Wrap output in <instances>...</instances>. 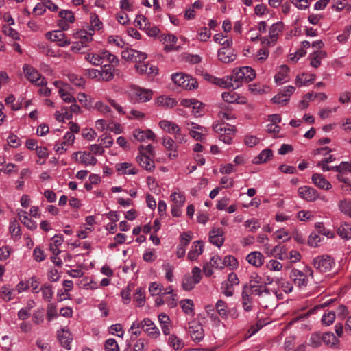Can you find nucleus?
<instances>
[{
  "label": "nucleus",
  "mask_w": 351,
  "mask_h": 351,
  "mask_svg": "<svg viewBox=\"0 0 351 351\" xmlns=\"http://www.w3.org/2000/svg\"><path fill=\"white\" fill-rule=\"evenodd\" d=\"M149 291L152 295H158L162 292V286L156 282H152L149 287Z\"/></svg>",
  "instance_id": "e2e57ef3"
},
{
  "label": "nucleus",
  "mask_w": 351,
  "mask_h": 351,
  "mask_svg": "<svg viewBox=\"0 0 351 351\" xmlns=\"http://www.w3.org/2000/svg\"><path fill=\"white\" fill-rule=\"evenodd\" d=\"M255 287L256 288H252V287H250L252 293L254 295L261 296L263 293H265L267 295L270 294V291L268 288H267L266 285L265 286H256Z\"/></svg>",
  "instance_id": "a18cd8bd"
},
{
  "label": "nucleus",
  "mask_w": 351,
  "mask_h": 351,
  "mask_svg": "<svg viewBox=\"0 0 351 351\" xmlns=\"http://www.w3.org/2000/svg\"><path fill=\"white\" fill-rule=\"evenodd\" d=\"M322 341L319 333L314 332L311 335L308 345L313 348H317L321 346Z\"/></svg>",
  "instance_id": "c03bdc74"
},
{
  "label": "nucleus",
  "mask_w": 351,
  "mask_h": 351,
  "mask_svg": "<svg viewBox=\"0 0 351 351\" xmlns=\"http://www.w3.org/2000/svg\"><path fill=\"white\" fill-rule=\"evenodd\" d=\"M170 197L173 202V206L182 207L185 202V197L180 193L173 192Z\"/></svg>",
  "instance_id": "58836bf2"
},
{
  "label": "nucleus",
  "mask_w": 351,
  "mask_h": 351,
  "mask_svg": "<svg viewBox=\"0 0 351 351\" xmlns=\"http://www.w3.org/2000/svg\"><path fill=\"white\" fill-rule=\"evenodd\" d=\"M47 39L56 42L60 47H66L70 44L69 40L66 36L65 34L61 30H56L52 32H47L46 34Z\"/></svg>",
  "instance_id": "39448f33"
},
{
  "label": "nucleus",
  "mask_w": 351,
  "mask_h": 351,
  "mask_svg": "<svg viewBox=\"0 0 351 351\" xmlns=\"http://www.w3.org/2000/svg\"><path fill=\"white\" fill-rule=\"evenodd\" d=\"M134 136L138 141H143L145 139L153 140L155 137V134L150 130L145 131L136 130L134 133Z\"/></svg>",
  "instance_id": "bb28decb"
},
{
  "label": "nucleus",
  "mask_w": 351,
  "mask_h": 351,
  "mask_svg": "<svg viewBox=\"0 0 351 351\" xmlns=\"http://www.w3.org/2000/svg\"><path fill=\"white\" fill-rule=\"evenodd\" d=\"M213 130L219 134V138L226 144H230L235 134V127L225 123H215Z\"/></svg>",
  "instance_id": "f257e3e1"
},
{
  "label": "nucleus",
  "mask_w": 351,
  "mask_h": 351,
  "mask_svg": "<svg viewBox=\"0 0 351 351\" xmlns=\"http://www.w3.org/2000/svg\"><path fill=\"white\" fill-rule=\"evenodd\" d=\"M90 25L92 27L90 30L94 31L95 29H100L102 27V23L99 19V17L95 14L90 15Z\"/></svg>",
  "instance_id": "09e8293b"
},
{
  "label": "nucleus",
  "mask_w": 351,
  "mask_h": 351,
  "mask_svg": "<svg viewBox=\"0 0 351 351\" xmlns=\"http://www.w3.org/2000/svg\"><path fill=\"white\" fill-rule=\"evenodd\" d=\"M1 297L4 300L10 301L13 298L12 290L8 286H3L1 289Z\"/></svg>",
  "instance_id": "13d9d810"
},
{
  "label": "nucleus",
  "mask_w": 351,
  "mask_h": 351,
  "mask_svg": "<svg viewBox=\"0 0 351 351\" xmlns=\"http://www.w3.org/2000/svg\"><path fill=\"white\" fill-rule=\"evenodd\" d=\"M290 277L294 284L300 288L306 287L308 285V280L306 274L298 269H293Z\"/></svg>",
  "instance_id": "6e6552de"
},
{
  "label": "nucleus",
  "mask_w": 351,
  "mask_h": 351,
  "mask_svg": "<svg viewBox=\"0 0 351 351\" xmlns=\"http://www.w3.org/2000/svg\"><path fill=\"white\" fill-rule=\"evenodd\" d=\"M159 125L161 128L170 134H176L180 131V127L175 123L169 121H160Z\"/></svg>",
  "instance_id": "b1692460"
},
{
  "label": "nucleus",
  "mask_w": 351,
  "mask_h": 351,
  "mask_svg": "<svg viewBox=\"0 0 351 351\" xmlns=\"http://www.w3.org/2000/svg\"><path fill=\"white\" fill-rule=\"evenodd\" d=\"M288 249L285 245H277L270 252L267 251L269 256H274L280 260H285L288 258L287 254Z\"/></svg>",
  "instance_id": "f8f14e48"
},
{
  "label": "nucleus",
  "mask_w": 351,
  "mask_h": 351,
  "mask_svg": "<svg viewBox=\"0 0 351 351\" xmlns=\"http://www.w3.org/2000/svg\"><path fill=\"white\" fill-rule=\"evenodd\" d=\"M136 160L138 164L147 171H152L154 170V162L149 156L144 154L142 150L140 151V154L136 157Z\"/></svg>",
  "instance_id": "9b49d317"
},
{
  "label": "nucleus",
  "mask_w": 351,
  "mask_h": 351,
  "mask_svg": "<svg viewBox=\"0 0 351 351\" xmlns=\"http://www.w3.org/2000/svg\"><path fill=\"white\" fill-rule=\"evenodd\" d=\"M143 322L144 326L143 331L147 332L149 337L156 338L160 332L154 322L149 319H144Z\"/></svg>",
  "instance_id": "6ab92c4d"
},
{
  "label": "nucleus",
  "mask_w": 351,
  "mask_h": 351,
  "mask_svg": "<svg viewBox=\"0 0 351 351\" xmlns=\"http://www.w3.org/2000/svg\"><path fill=\"white\" fill-rule=\"evenodd\" d=\"M252 293L248 285H244L242 291V301L252 300Z\"/></svg>",
  "instance_id": "680f3d73"
},
{
  "label": "nucleus",
  "mask_w": 351,
  "mask_h": 351,
  "mask_svg": "<svg viewBox=\"0 0 351 351\" xmlns=\"http://www.w3.org/2000/svg\"><path fill=\"white\" fill-rule=\"evenodd\" d=\"M86 61L95 66L102 65L103 61H100L97 53H88L85 56Z\"/></svg>",
  "instance_id": "864d4df0"
},
{
  "label": "nucleus",
  "mask_w": 351,
  "mask_h": 351,
  "mask_svg": "<svg viewBox=\"0 0 351 351\" xmlns=\"http://www.w3.org/2000/svg\"><path fill=\"white\" fill-rule=\"evenodd\" d=\"M59 93L61 98L67 103L75 102L76 99L74 97L71 95L67 92H65L63 89L60 88L59 90Z\"/></svg>",
  "instance_id": "774afa93"
},
{
  "label": "nucleus",
  "mask_w": 351,
  "mask_h": 351,
  "mask_svg": "<svg viewBox=\"0 0 351 351\" xmlns=\"http://www.w3.org/2000/svg\"><path fill=\"white\" fill-rule=\"evenodd\" d=\"M101 66V80L106 82L112 80L114 77V71H113V65L104 64V66Z\"/></svg>",
  "instance_id": "aec40b11"
},
{
  "label": "nucleus",
  "mask_w": 351,
  "mask_h": 351,
  "mask_svg": "<svg viewBox=\"0 0 351 351\" xmlns=\"http://www.w3.org/2000/svg\"><path fill=\"white\" fill-rule=\"evenodd\" d=\"M203 252V242L202 241H196L193 243L191 250L188 253V258L194 261Z\"/></svg>",
  "instance_id": "4468645a"
},
{
  "label": "nucleus",
  "mask_w": 351,
  "mask_h": 351,
  "mask_svg": "<svg viewBox=\"0 0 351 351\" xmlns=\"http://www.w3.org/2000/svg\"><path fill=\"white\" fill-rule=\"evenodd\" d=\"M207 76H208V77L206 79L216 85H218L221 87H224V88H231L230 87V85H231L230 81L232 80L228 79V76H226L223 78H218V77H213V76H211L209 75H208Z\"/></svg>",
  "instance_id": "a878e982"
},
{
  "label": "nucleus",
  "mask_w": 351,
  "mask_h": 351,
  "mask_svg": "<svg viewBox=\"0 0 351 351\" xmlns=\"http://www.w3.org/2000/svg\"><path fill=\"white\" fill-rule=\"evenodd\" d=\"M132 166L130 163L123 162L117 164L116 167L117 170L122 174H136L138 171Z\"/></svg>",
  "instance_id": "393cba45"
},
{
  "label": "nucleus",
  "mask_w": 351,
  "mask_h": 351,
  "mask_svg": "<svg viewBox=\"0 0 351 351\" xmlns=\"http://www.w3.org/2000/svg\"><path fill=\"white\" fill-rule=\"evenodd\" d=\"M222 266L230 267L231 269H234L238 266L237 260L231 255H228L224 257L222 261Z\"/></svg>",
  "instance_id": "79ce46f5"
},
{
  "label": "nucleus",
  "mask_w": 351,
  "mask_h": 351,
  "mask_svg": "<svg viewBox=\"0 0 351 351\" xmlns=\"http://www.w3.org/2000/svg\"><path fill=\"white\" fill-rule=\"evenodd\" d=\"M313 265L320 272H328L332 269L335 262L330 256L322 255L313 259Z\"/></svg>",
  "instance_id": "7ed1b4c3"
},
{
  "label": "nucleus",
  "mask_w": 351,
  "mask_h": 351,
  "mask_svg": "<svg viewBox=\"0 0 351 351\" xmlns=\"http://www.w3.org/2000/svg\"><path fill=\"white\" fill-rule=\"evenodd\" d=\"M180 306L183 311L186 313L187 315H194V311H193V302L190 299H186L180 301Z\"/></svg>",
  "instance_id": "4c0bfd02"
},
{
  "label": "nucleus",
  "mask_w": 351,
  "mask_h": 351,
  "mask_svg": "<svg viewBox=\"0 0 351 351\" xmlns=\"http://www.w3.org/2000/svg\"><path fill=\"white\" fill-rule=\"evenodd\" d=\"M162 145L165 148L169 150L177 149V145L175 141L170 137L163 138Z\"/></svg>",
  "instance_id": "338daca9"
},
{
  "label": "nucleus",
  "mask_w": 351,
  "mask_h": 351,
  "mask_svg": "<svg viewBox=\"0 0 351 351\" xmlns=\"http://www.w3.org/2000/svg\"><path fill=\"white\" fill-rule=\"evenodd\" d=\"M188 330L191 337L195 341L199 342L204 336L202 326L195 321L189 323Z\"/></svg>",
  "instance_id": "0eeeda50"
},
{
  "label": "nucleus",
  "mask_w": 351,
  "mask_h": 351,
  "mask_svg": "<svg viewBox=\"0 0 351 351\" xmlns=\"http://www.w3.org/2000/svg\"><path fill=\"white\" fill-rule=\"evenodd\" d=\"M218 57L222 62L230 63L235 60L237 55L232 49L221 47L218 51Z\"/></svg>",
  "instance_id": "9d476101"
},
{
  "label": "nucleus",
  "mask_w": 351,
  "mask_h": 351,
  "mask_svg": "<svg viewBox=\"0 0 351 351\" xmlns=\"http://www.w3.org/2000/svg\"><path fill=\"white\" fill-rule=\"evenodd\" d=\"M21 222L29 230H35L37 227V224L36 221L29 219L27 216H24L23 219H21Z\"/></svg>",
  "instance_id": "0e129e2a"
},
{
  "label": "nucleus",
  "mask_w": 351,
  "mask_h": 351,
  "mask_svg": "<svg viewBox=\"0 0 351 351\" xmlns=\"http://www.w3.org/2000/svg\"><path fill=\"white\" fill-rule=\"evenodd\" d=\"M335 317L336 313L334 311L325 313L322 317V324L325 326H330L334 322Z\"/></svg>",
  "instance_id": "ea45409f"
},
{
  "label": "nucleus",
  "mask_w": 351,
  "mask_h": 351,
  "mask_svg": "<svg viewBox=\"0 0 351 351\" xmlns=\"http://www.w3.org/2000/svg\"><path fill=\"white\" fill-rule=\"evenodd\" d=\"M266 266L271 271H280L282 268V264L276 260H270Z\"/></svg>",
  "instance_id": "bf43d9fd"
},
{
  "label": "nucleus",
  "mask_w": 351,
  "mask_h": 351,
  "mask_svg": "<svg viewBox=\"0 0 351 351\" xmlns=\"http://www.w3.org/2000/svg\"><path fill=\"white\" fill-rule=\"evenodd\" d=\"M23 71L28 80L37 86H45L47 84L46 80L43 77L37 70L27 64L23 66Z\"/></svg>",
  "instance_id": "20e7f679"
},
{
  "label": "nucleus",
  "mask_w": 351,
  "mask_h": 351,
  "mask_svg": "<svg viewBox=\"0 0 351 351\" xmlns=\"http://www.w3.org/2000/svg\"><path fill=\"white\" fill-rule=\"evenodd\" d=\"M228 77L232 80L230 87L233 89L239 88L243 82H245V73L242 71V68H235Z\"/></svg>",
  "instance_id": "423d86ee"
},
{
  "label": "nucleus",
  "mask_w": 351,
  "mask_h": 351,
  "mask_svg": "<svg viewBox=\"0 0 351 351\" xmlns=\"http://www.w3.org/2000/svg\"><path fill=\"white\" fill-rule=\"evenodd\" d=\"M312 181L316 186L322 189L329 190L332 187V184L322 174H313Z\"/></svg>",
  "instance_id": "f3484780"
},
{
  "label": "nucleus",
  "mask_w": 351,
  "mask_h": 351,
  "mask_svg": "<svg viewBox=\"0 0 351 351\" xmlns=\"http://www.w3.org/2000/svg\"><path fill=\"white\" fill-rule=\"evenodd\" d=\"M105 349L106 351H119L118 343L114 339H108L106 341Z\"/></svg>",
  "instance_id": "3c124183"
},
{
  "label": "nucleus",
  "mask_w": 351,
  "mask_h": 351,
  "mask_svg": "<svg viewBox=\"0 0 351 351\" xmlns=\"http://www.w3.org/2000/svg\"><path fill=\"white\" fill-rule=\"evenodd\" d=\"M241 68H242V71L245 73V82H250L255 78L256 73L254 69H252V68H250L249 66H243Z\"/></svg>",
  "instance_id": "de8ad7c7"
},
{
  "label": "nucleus",
  "mask_w": 351,
  "mask_h": 351,
  "mask_svg": "<svg viewBox=\"0 0 351 351\" xmlns=\"http://www.w3.org/2000/svg\"><path fill=\"white\" fill-rule=\"evenodd\" d=\"M222 99L224 101L228 103H239V101L240 99V97L238 94H237L233 90H231L230 92H225L221 95Z\"/></svg>",
  "instance_id": "e433bc0d"
},
{
  "label": "nucleus",
  "mask_w": 351,
  "mask_h": 351,
  "mask_svg": "<svg viewBox=\"0 0 351 351\" xmlns=\"http://www.w3.org/2000/svg\"><path fill=\"white\" fill-rule=\"evenodd\" d=\"M245 285L252 287V288H256V286H265L267 284L257 274H252L249 282Z\"/></svg>",
  "instance_id": "f704fd0d"
},
{
  "label": "nucleus",
  "mask_w": 351,
  "mask_h": 351,
  "mask_svg": "<svg viewBox=\"0 0 351 351\" xmlns=\"http://www.w3.org/2000/svg\"><path fill=\"white\" fill-rule=\"evenodd\" d=\"M32 319L34 324H40L44 321V310L38 309L33 314Z\"/></svg>",
  "instance_id": "6e6d98bb"
},
{
  "label": "nucleus",
  "mask_w": 351,
  "mask_h": 351,
  "mask_svg": "<svg viewBox=\"0 0 351 351\" xmlns=\"http://www.w3.org/2000/svg\"><path fill=\"white\" fill-rule=\"evenodd\" d=\"M283 26L284 25L282 22H277L270 27L269 30V37L271 39V42H276L278 33L282 30Z\"/></svg>",
  "instance_id": "5701e85b"
},
{
  "label": "nucleus",
  "mask_w": 351,
  "mask_h": 351,
  "mask_svg": "<svg viewBox=\"0 0 351 351\" xmlns=\"http://www.w3.org/2000/svg\"><path fill=\"white\" fill-rule=\"evenodd\" d=\"M288 72L289 68L287 66H281L278 73L275 75V81L279 84H281L283 81H287Z\"/></svg>",
  "instance_id": "c9c22d12"
},
{
  "label": "nucleus",
  "mask_w": 351,
  "mask_h": 351,
  "mask_svg": "<svg viewBox=\"0 0 351 351\" xmlns=\"http://www.w3.org/2000/svg\"><path fill=\"white\" fill-rule=\"evenodd\" d=\"M98 141H100L101 145H103L105 147H110L113 144L112 138L106 134L101 135Z\"/></svg>",
  "instance_id": "69168bd1"
},
{
  "label": "nucleus",
  "mask_w": 351,
  "mask_h": 351,
  "mask_svg": "<svg viewBox=\"0 0 351 351\" xmlns=\"http://www.w3.org/2000/svg\"><path fill=\"white\" fill-rule=\"evenodd\" d=\"M171 79L176 84L185 88L187 80H189V75L182 73H175L172 75Z\"/></svg>",
  "instance_id": "7c9ffc66"
},
{
  "label": "nucleus",
  "mask_w": 351,
  "mask_h": 351,
  "mask_svg": "<svg viewBox=\"0 0 351 351\" xmlns=\"http://www.w3.org/2000/svg\"><path fill=\"white\" fill-rule=\"evenodd\" d=\"M215 308L222 319H226L228 318V309L225 301L222 300H218L215 304Z\"/></svg>",
  "instance_id": "c85d7f7f"
},
{
  "label": "nucleus",
  "mask_w": 351,
  "mask_h": 351,
  "mask_svg": "<svg viewBox=\"0 0 351 351\" xmlns=\"http://www.w3.org/2000/svg\"><path fill=\"white\" fill-rule=\"evenodd\" d=\"M168 344L174 350H179L184 347V342L175 335H171L168 339Z\"/></svg>",
  "instance_id": "72a5a7b5"
},
{
  "label": "nucleus",
  "mask_w": 351,
  "mask_h": 351,
  "mask_svg": "<svg viewBox=\"0 0 351 351\" xmlns=\"http://www.w3.org/2000/svg\"><path fill=\"white\" fill-rule=\"evenodd\" d=\"M246 260L250 264L258 267L263 264L264 256L261 252L256 251L250 253L246 256Z\"/></svg>",
  "instance_id": "a211bd4d"
},
{
  "label": "nucleus",
  "mask_w": 351,
  "mask_h": 351,
  "mask_svg": "<svg viewBox=\"0 0 351 351\" xmlns=\"http://www.w3.org/2000/svg\"><path fill=\"white\" fill-rule=\"evenodd\" d=\"M299 196L306 201L312 202L317 199V191L310 186H304L298 189Z\"/></svg>",
  "instance_id": "1a4fd4ad"
},
{
  "label": "nucleus",
  "mask_w": 351,
  "mask_h": 351,
  "mask_svg": "<svg viewBox=\"0 0 351 351\" xmlns=\"http://www.w3.org/2000/svg\"><path fill=\"white\" fill-rule=\"evenodd\" d=\"M134 300L138 302L139 306H143L145 302V294L144 289L142 288H138L134 294Z\"/></svg>",
  "instance_id": "37998d69"
},
{
  "label": "nucleus",
  "mask_w": 351,
  "mask_h": 351,
  "mask_svg": "<svg viewBox=\"0 0 351 351\" xmlns=\"http://www.w3.org/2000/svg\"><path fill=\"white\" fill-rule=\"evenodd\" d=\"M322 239H324V236L311 233L308 237V243L312 247H316Z\"/></svg>",
  "instance_id": "603ef678"
},
{
  "label": "nucleus",
  "mask_w": 351,
  "mask_h": 351,
  "mask_svg": "<svg viewBox=\"0 0 351 351\" xmlns=\"http://www.w3.org/2000/svg\"><path fill=\"white\" fill-rule=\"evenodd\" d=\"M58 338L62 346L64 347L67 350H70L71 348V343L73 338L71 337V333L68 330L62 329L61 331H58Z\"/></svg>",
  "instance_id": "ddd939ff"
},
{
  "label": "nucleus",
  "mask_w": 351,
  "mask_h": 351,
  "mask_svg": "<svg viewBox=\"0 0 351 351\" xmlns=\"http://www.w3.org/2000/svg\"><path fill=\"white\" fill-rule=\"evenodd\" d=\"M181 104L184 107H191L193 109V114L195 116H199V110L202 109L204 105L203 103L198 100L193 99H184L181 101Z\"/></svg>",
  "instance_id": "2eb2a0df"
},
{
  "label": "nucleus",
  "mask_w": 351,
  "mask_h": 351,
  "mask_svg": "<svg viewBox=\"0 0 351 351\" xmlns=\"http://www.w3.org/2000/svg\"><path fill=\"white\" fill-rule=\"evenodd\" d=\"M143 29H145L146 34L149 36H156L158 34L160 30L156 26H151L147 23L144 24Z\"/></svg>",
  "instance_id": "4d7b16f0"
},
{
  "label": "nucleus",
  "mask_w": 351,
  "mask_h": 351,
  "mask_svg": "<svg viewBox=\"0 0 351 351\" xmlns=\"http://www.w3.org/2000/svg\"><path fill=\"white\" fill-rule=\"evenodd\" d=\"M134 94L138 101L146 102L152 99L153 92L149 89L137 88L134 90Z\"/></svg>",
  "instance_id": "412c9836"
},
{
  "label": "nucleus",
  "mask_w": 351,
  "mask_h": 351,
  "mask_svg": "<svg viewBox=\"0 0 351 351\" xmlns=\"http://www.w3.org/2000/svg\"><path fill=\"white\" fill-rule=\"evenodd\" d=\"M273 156V152L269 149L263 150L254 159V162L255 164H260L262 162H266Z\"/></svg>",
  "instance_id": "c756f323"
},
{
  "label": "nucleus",
  "mask_w": 351,
  "mask_h": 351,
  "mask_svg": "<svg viewBox=\"0 0 351 351\" xmlns=\"http://www.w3.org/2000/svg\"><path fill=\"white\" fill-rule=\"evenodd\" d=\"M70 81L75 86L79 87H83L85 85V80L74 74L69 75Z\"/></svg>",
  "instance_id": "052dcab7"
},
{
  "label": "nucleus",
  "mask_w": 351,
  "mask_h": 351,
  "mask_svg": "<svg viewBox=\"0 0 351 351\" xmlns=\"http://www.w3.org/2000/svg\"><path fill=\"white\" fill-rule=\"evenodd\" d=\"M209 240L213 245L217 247L221 246L224 241L222 230L220 228L213 229L210 232Z\"/></svg>",
  "instance_id": "dca6fc26"
},
{
  "label": "nucleus",
  "mask_w": 351,
  "mask_h": 351,
  "mask_svg": "<svg viewBox=\"0 0 351 351\" xmlns=\"http://www.w3.org/2000/svg\"><path fill=\"white\" fill-rule=\"evenodd\" d=\"M325 56V53L322 51H317L311 53L309 56L310 64L314 68H317L320 65V60Z\"/></svg>",
  "instance_id": "2f4dec72"
},
{
  "label": "nucleus",
  "mask_w": 351,
  "mask_h": 351,
  "mask_svg": "<svg viewBox=\"0 0 351 351\" xmlns=\"http://www.w3.org/2000/svg\"><path fill=\"white\" fill-rule=\"evenodd\" d=\"M339 208L342 213L351 217V205L349 202L346 200L340 201Z\"/></svg>",
  "instance_id": "8fccbe9b"
},
{
  "label": "nucleus",
  "mask_w": 351,
  "mask_h": 351,
  "mask_svg": "<svg viewBox=\"0 0 351 351\" xmlns=\"http://www.w3.org/2000/svg\"><path fill=\"white\" fill-rule=\"evenodd\" d=\"M192 239V233L191 232H185L180 235V246L186 247Z\"/></svg>",
  "instance_id": "5fc2aeb1"
},
{
  "label": "nucleus",
  "mask_w": 351,
  "mask_h": 351,
  "mask_svg": "<svg viewBox=\"0 0 351 351\" xmlns=\"http://www.w3.org/2000/svg\"><path fill=\"white\" fill-rule=\"evenodd\" d=\"M144 329L143 322L142 321L134 322L129 329L131 332L130 339L134 340L138 336L141 335L142 330Z\"/></svg>",
  "instance_id": "4be33fe9"
},
{
  "label": "nucleus",
  "mask_w": 351,
  "mask_h": 351,
  "mask_svg": "<svg viewBox=\"0 0 351 351\" xmlns=\"http://www.w3.org/2000/svg\"><path fill=\"white\" fill-rule=\"evenodd\" d=\"M59 16L62 20L71 23H73L75 21V16L73 12L70 10H61L59 12Z\"/></svg>",
  "instance_id": "49530a36"
},
{
  "label": "nucleus",
  "mask_w": 351,
  "mask_h": 351,
  "mask_svg": "<svg viewBox=\"0 0 351 351\" xmlns=\"http://www.w3.org/2000/svg\"><path fill=\"white\" fill-rule=\"evenodd\" d=\"M97 158L91 156L90 153L82 152L79 158V162L85 165H95L97 163Z\"/></svg>",
  "instance_id": "473e14b6"
},
{
  "label": "nucleus",
  "mask_w": 351,
  "mask_h": 351,
  "mask_svg": "<svg viewBox=\"0 0 351 351\" xmlns=\"http://www.w3.org/2000/svg\"><path fill=\"white\" fill-rule=\"evenodd\" d=\"M40 290L42 291L43 297L45 300L49 301L53 298V291L51 285L45 284Z\"/></svg>",
  "instance_id": "a19ab883"
},
{
  "label": "nucleus",
  "mask_w": 351,
  "mask_h": 351,
  "mask_svg": "<svg viewBox=\"0 0 351 351\" xmlns=\"http://www.w3.org/2000/svg\"><path fill=\"white\" fill-rule=\"evenodd\" d=\"M322 341L327 346L335 348L339 343L338 339L332 332H325L322 336Z\"/></svg>",
  "instance_id": "cd10ccee"
},
{
  "label": "nucleus",
  "mask_w": 351,
  "mask_h": 351,
  "mask_svg": "<svg viewBox=\"0 0 351 351\" xmlns=\"http://www.w3.org/2000/svg\"><path fill=\"white\" fill-rule=\"evenodd\" d=\"M192 274V276L187 274L183 277L182 286L185 291L192 290L202 279L201 269L199 267H194Z\"/></svg>",
  "instance_id": "f03ea898"
}]
</instances>
